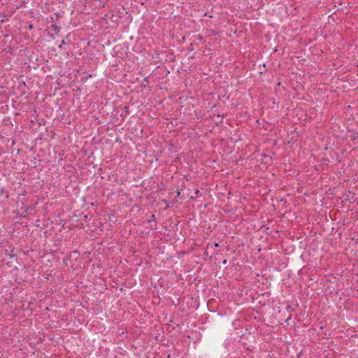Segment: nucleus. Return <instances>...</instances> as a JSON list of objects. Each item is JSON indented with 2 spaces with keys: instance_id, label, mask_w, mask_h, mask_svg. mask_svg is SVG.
<instances>
[{
  "instance_id": "f03ea898",
  "label": "nucleus",
  "mask_w": 358,
  "mask_h": 358,
  "mask_svg": "<svg viewBox=\"0 0 358 358\" xmlns=\"http://www.w3.org/2000/svg\"><path fill=\"white\" fill-rule=\"evenodd\" d=\"M226 263H227V261H226V260H224V261L223 262V264H226Z\"/></svg>"
},
{
  "instance_id": "f257e3e1",
  "label": "nucleus",
  "mask_w": 358,
  "mask_h": 358,
  "mask_svg": "<svg viewBox=\"0 0 358 358\" xmlns=\"http://www.w3.org/2000/svg\"><path fill=\"white\" fill-rule=\"evenodd\" d=\"M215 246H216V247L218 246V243H215Z\"/></svg>"
}]
</instances>
